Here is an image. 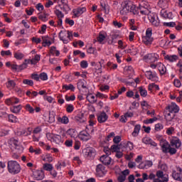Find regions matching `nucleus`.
I'll return each instance as SVG.
<instances>
[{"instance_id": "obj_1", "label": "nucleus", "mask_w": 182, "mask_h": 182, "mask_svg": "<svg viewBox=\"0 0 182 182\" xmlns=\"http://www.w3.org/2000/svg\"><path fill=\"white\" fill-rule=\"evenodd\" d=\"M171 144H168V142L164 139H161L160 141V146L162 149V151L164 153H168V149H170V146L176 147V149H179V147H181V141L177 137H173L172 139H171Z\"/></svg>"}, {"instance_id": "obj_2", "label": "nucleus", "mask_w": 182, "mask_h": 182, "mask_svg": "<svg viewBox=\"0 0 182 182\" xmlns=\"http://www.w3.org/2000/svg\"><path fill=\"white\" fill-rule=\"evenodd\" d=\"M129 12H132L134 15H139L136 6L129 0H127L122 3V9L120 11V14L121 15H127Z\"/></svg>"}, {"instance_id": "obj_3", "label": "nucleus", "mask_w": 182, "mask_h": 182, "mask_svg": "<svg viewBox=\"0 0 182 182\" xmlns=\"http://www.w3.org/2000/svg\"><path fill=\"white\" fill-rule=\"evenodd\" d=\"M8 170L11 174H18L21 171V165L15 161L8 162Z\"/></svg>"}, {"instance_id": "obj_4", "label": "nucleus", "mask_w": 182, "mask_h": 182, "mask_svg": "<svg viewBox=\"0 0 182 182\" xmlns=\"http://www.w3.org/2000/svg\"><path fill=\"white\" fill-rule=\"evenodd\" d=\"M136 9L138 14L140 12L141 15H149L150 14V10H149V3H147V1H141L139 4V7Z\"/></svg>"}, {"instance_id": "obj_5", "label": "nucleus", "mask_w": 182, "mask_h": 182, "mask_svg": "<svg viewBox=\"0 0 182 182\" xmlns=\"http://www.w3.org/2000/svg\"><path fill=\"white\" fill-rule=\"evenodd\" d=\"M152 32L153 29L151 28L146 29V36L142 38V42L145 45H151V43L153 42V37H151V35H153Z\"/></svg>"}, {"instance_id": "obj_6", "label": "nucleus", "mask_w": 182, "mask_h": 182, "mask_svg": "<svg viewBox=\"0 0 182 182\" xmlns=\"http://www.w3.org/2000/svg\"><path fill=\"white\" fill-rule=\"evenodd\" d=\"M46 136L47 139L50 140V141L55 143V144H60V143L63 142L62 141V136H60V135L48 133Z\"/></svg>"}, {"instance_id": "obj_7", "label": "nucleus", "mask_w": 182, "mask_h": 182, "mask_svg": "<svg viewBox=\"0 0 182 182\" xmlns=\"http://www.w3.org/2000/svg\"><path fill=\"white\" fill-rule=\"evenodd\" d=\"M159 58L157 53H149L144 56V60L148 63H154V62L159 60Z\"/></svg>"}, {"instance_id": "obj_8", "label": "nucleus", "mask_w": 182, "mask_h": 182, "mask_svg": "<svg viewBox=\"0 0 182 182\" xmlns=\"http://www.w3.org/2000/svg\"><path fill=\"white\" fill-rule=\"evenodd\" d=\"M156 179L154 180V182H167L168 181V178L164 176V173L163 171H157L156 173Z\"/></svg>"}, {"instance_id": "obj_9", "label": "nucleus", "mask_w": 182, "mask_h": 182, "mask_svg": "<svg viewBox=\"0 0 182 182\" xmlns=\"http://www.w3.org/2000/svg\"><path fill=\"white\" fill-rule=\"evenodd\" d=\"M172 176L176 181H182V168L180 166L176 167V171H173Z\"/></svg>"}, {"instance_id": "obj_10", "label": "nucleus", "mask_w": 182, "mask_h": 182, "mask_svg": "<svg viewBox=\"0 0 182 182\" xmlns=\"http://www.w3.org/2000/svg\"><path fill=\"white\" fill-rule=\"evenodd\" d=\"M68 36V38H70L72 36V33H70L69 31L67 32H63L60 31L59 33V38L60 41H63V43H68V39H66L65 36Z\"/></svg>"}, {"instance_id": "obj_11", "label": "nucleus", "mask_w": 182, "mask_h": 182, "mask_svg": "<svg viewBox=\"0 0 182 182\" xmlns=\"http://www.w3.org/2000/svg\"><path fill=\"white\" fill-rule=\"evenodd\" d=\"M166 110H169V112H171L172 113H178L180 109L178 108V106L174 102H172L170 105H168L166 107Z\"/></svg>"}, {"instance_id": "obj_12", "label": "nucleus", "mask_w": 182, "mask_h": 182, "mask_svg": "<svg viewBox=\"0 0 182 182\" xmlns=\"http://www.w3.org/2000/svg\"><path fill=\"white\" fill-rule=\"evenodd\" d=\"M109 119V116L107 114L103 111L100 114L97 115V121L100 123H105Z\"/></svg>"}, {"instance_id": "obj_13", "label": "nucleus", "mask_w": 182, "mask_h": 182, "mask_svg": "<svg viewBox=\"0 0 182 182\" xmlns=\"http://www.w3.org/2000/svg\"><path fill=\"white\" fill-rule=\"evenodd\" d=\"M79 139L82 140V141H87V140H90L92 139V136L86 132H81L79 134Z\"/></svg>"}, {"instance_id": "obj_14", "label": "nucleus", "mask_w": 182, "mask_h": 182, "mask_svg": "<svg viewBox=\"0 0 182 182\" xmlns=\"http://www.w3.org/2000/svg\"><path fill=\"white\" fill-rule=\"evenodd\" d=\"M100 161H102V164H105V166H109L112 163V158H110L109 155H103L100 157Z\"/></svg>"}, {"instance_id": "obj_15", "label": "nucleus", "mask_w": 182, "mask_h": 182, "mask_svg": "<svg viewBox=\"0 0 182 182\" xmlns=\"http://www.w3.org/2000/svg\"><path fill=\"white\" fill-rule=\"evenodd\" d=\"M33 175L36 180H43L45 178V173L42 171H35Z\"/></svg>"}, {"instance_id": "obj_16", "label": "nucleus", "mask_w": 182, "mask_h": 182, "mask_svg": "<svg viewBox=\"0 0 182 182\" xmlns=\"http://www.w3.org/2000/svg\"><path fill=\"white\" fill-rule=\"evenodd\" d=\"M96 171L100 176H105V174L107 173V171H106V168L102 164H98L97 166Z\"/></svg>"}, {"instance_id": "obj_17", "label": "nucleus", "mask_w": 182, "mask_h": 182, "mask_svg": "<svg viewBox=\"0 0 182 182\" xmlns=\"http://www.w3.org/2000/svg\"><path fill=\"white\" fill-rule=\"evenodd\" d=\"M148 19L149 21L151 22V23L154 26H159L160 25V22H159L157 20H156V16H154V14H148Z\"/></svg>"}, {"instance_id": "obj_18", "label": "nucleus", "mask_w": 182, "mask_h": 182, "mask_svg": "<svg viewBox=\"0 0 182 182\" xmlns=\"http://www.w3.org/2000/svg\"><path fill=\"white\" fill-rule=\"evenodd\" d=\"M148 19L149 21L151 22V23L154 26H159L160 25V22H159L157 20H156V16H154V14H148Z\"/></svg>"}, {"instance_id": "obj_19", "label": "nucleus", "mask_w": 182, "mask_h": 182, "mask_svg": "<svg viewBox=\"0 0 182 182\" xmlns=\"http://www.w3.org/2000/svg\"><path fill=\"white\" fill-rule=\"evenodd\" d=\"M75 120L77 123H85L86 122V117H85V114L80 113L77 116L75 117Z\"/></svg>"}, {"instance_id": "obj_20", "label": "nucleus", "mask_w": 182, "mask_h": 182, "mask_svg": "<svg viewBox=\"0 0 182 182\" xmlns=\"http://www.w3.org/2000/svg\"><path fill=\"white\" fill-rule=\"evenodd\" d=\"M43 43L42 45L44 46V48H46V46H50L52 45V42L50 41V38L49 36H46L42 37Z\"/></svg>"}, {"instance_id": "obj_21", "label": "nucleus", "mask_w": 182, "mask_h": 182, "mask_svg": "<svg viewBox=\"0 0 182 182\" xmlns=\"http://www.w3.org/2000/svg\"><path fill=\"white\" fill-rule=\"evenodd\" d=\"M10 143L11 144V146L13 147H14V149H16V150H21L22 149V147L19 145V142L18 141V140L12 138L10 140Z\"/></svg>"}, {"instance_id": "obj_22", "label": "nucleus", "mask_w": 182, "mask_h": 182, "mask_svg": "<svg viewBox=\"0 0 182 182\" xmlns=\"http://www.w3.org/2000/svg\"><path fill=\"white\" fill-rule=\"evenodd\" d=\"M158 70H159V73L161 75H166V72H167V69L166 68V66H164V64L161 63H159L157 64Z\"/></svg>"}, {"instance_id": "obj_23", "label": "nucleus", "mask_w": 182, "mask_h": 182, "mask_svg": "<svg viewBox=\"0 0 182 182\" xmlns=\"http://www.w3.org/2000/svg\"><path fill=\"white\" fill-rule=\"evenodd\" d=\"M83 12H86V8L85 7H80L77 9L73 10V14L75 16H80Z\"/></svg>"}, {"instance_id": "obj_24", "label": "nucleus", "mask_w": 182, "mask_h": 182, "mask_svg": "<svg viewBox=\"0 0 182 182\" xmlns=\"http://www.w3.org/2000/svg\"><path fill=\"white\" fill-rule=\"evenodd\" d=\"M86 80H80L77 83V89H79V90H81V89H87V87H86Z\"/></svg>"}, {"instance_id": "obj_25", "label": "nucleus", "mask_w": 182, "mask_h": 182, "mask_svg": "<svg viewBox=\"0 0 182 182\" xmlns=\"http://www.w3.org/2000/svg\"><path fill=\"white\" fill-rule=\"evenodd\" d=\"M32 134V129L28 127V132L26 130L18 131L16 132L17 136H31Z\"/></svg>"}, {"instance_id": "obj_26", "label": "nucleus", "mask_w": 182, "mask_h": 182, "mask_svg": "<svg viewBox=\"0 0 182 182\" xmlns=\"http://www.w3.org/2000/svg\"><path fill=\"white\" fill-rule=\"evenodd\" d=\"M86 99L89 102L92 104L96 103V102H97V97L92 94H89L88 95H87Z\"/></svg>"}, {"instance_id": "obj_27", "label": "nucleus", "mask_w": 182, "mask_h": 182, "mask_svg": "<svg viewBox=\"0 0 182 182\" xmlns=\"http://www.w3.org/2000/svg\"><path fill=\"white\" fill-rule=\"evenodd\" d=\"M174 117H176V114L174 112H169L165 114V119L166 122H171Z\"/></svg>"}, {"instance_id": "obj_28", "label": "nucleus", "mask_w": 182, "mask_h": 182, "mask_svg": "<svg viewBox=\"0 0 182 182\" xmlns=\"http://www.w3.org/2000/svg\"><path fill=\"white\" fill-rule=\"evenodd\" d=\"M50 55H53V56L55 55V56H59L60 55V52L56 50L55 46H51L50 49L49 56H50Z\"/></svg>"}, {"instance_id": "obj_29", "label": "nucleus", "mask_w": 182, "mask_h": 182, "mask_svg": "<svg viewBox=\"0 0 182 182\" xmlns=\"http://www.w3.org/2000/svg\"><path fill=\"white\" fill-rule=\"evenodd\" d=\"M57 120L58 123H62L63 124H68L69 123V118L66 116H63V117H58Z\"/></svg>"}, {"instance_id": "obj_30", "label": "nucleus", "mask_w": 182, "mask_h": 182, "mask_svg": "<svg viewBox=\"0 0 182 182\" xmlns=\"http://www.w3.org/2000/svg\"><path fill=\"white\" fill-rule=\"evenodd\" d=\"M161 15L165 19H171V13H168L165 9L161 11Z\"/></svg>"}, {"instance_id": "obj_31", "label": "nucleus", "mask_w": 182, "mask_h": 182, "mask_svg": "<svg viewBox=\"0 0 182 182\" xmlns=\"http://www.w3.org/2000/svg\"><path fill=\"white\" fill-rule=\"evenodd\" d=\"M140 129H141V126H140V124H136L135 126L134 132H132L133 137H137V136H139V133L140 132Z\"/></svg>"}, {"instance_id": "obj_32", "label": "nucleus", "mask_w": 182, "mask_h": 182, "mask_svg": "<svg viewBox=\"0 0 182 182\" xmlns=\"http://www.w3.org/2000/svg\"><path fill=\"white\" fill-rule=\"evenodd\" d=\"M29 60H25L24 63L21 65H18V71L23 70V69H26L28 68V65H29Z\"/></svg>"}, {"instance_id": "obj_33", "label": "nucleus", "mask_w": 182, "mask_h": 182, "mask_svg": "<svg viewBox=\"0 0 182 182\" xmlns=\"http://www.w3.org/2000/svg\"><path fill=\"white\" fill-rule=\"evenodd\" d=\"M30 153H34L35 154H42V150L40 148L33 149V146H30L29 148Z\"/></svg>"}, {"instance_id": "obj_34", "label": "nucleus", "mask_w": 182, "mask_h": 182, "mask_svg": "<svg viewBox=\"0 0 182 182\" xmlns=\"http://www.w3.org/2000/svg\"><path fill=\"white\" fill-rule=\"evenodd\" d=\"M165 59L168 60L169 62H176L177 59H178V56L173 55H166L165 56Z\"/></svg>"}, {"instance_id": "obj_35", "label": "nucleus", "mask_w": 182, "mask_h": 182, "mask_svg": "<svg viewBox=\"0 0 182 182\" xmlns=\"http://www.w3.org/2000/svg\"><path fill=\"white\" fill-rule=\"evenodd\" d=\"M43 168L46 171H52L53 170V166L50 164H44Z\"/></svg>"}, {"instance_id": "obj_36", "label": "nucleus", "mask_w": 182, "mask_h": 182, "mask_svg": "<svg viewBox=\"0 0 182 182\" xmlns=\"http://www.w3.org/2000/svg\"><path fill=\"white\" fill-rule=\"evenodd\" d=\"M16 86V83H15V81L10 80L6 82V87L8 89H14Z\"/></svg>"}, {"instance_id": "obj_37", "label": "nucleus", "mask_w": 182, "mask_h": 182, "mask_svg": "<svg viewBox=\"0 0 182 182\" xmlns=\"http://www.w3.org/2000/svg\"><path fill=\"white\" fill-rule=\"evenodd\" d=\"M67 134L72 138H75V136H77V132L73 129H68Z\"/></svg>"}, {"instance_id": "obj_38", "label": "nucleus", "mask_w": 182, "mask_h": 182, "mask_svg": "<svg viewBox=\"0 0 182 182\" xmlns=\"http://www.w3.org/2000/svg\"><path fill=\"white\" fill-rule=\"evenodd\" d=\"M158 4L159 5L160 8H161L162 9H166V8H167L168 6V5L167 4V1H164V0H159Z\"/></svg>"}, {"instance_id": "obj_39", "label": "nucleus", "mask_w": 182, "mask_h": 182, "mask_svg": "<svg viewBox=\"0 0 182 182\" xmlns=\"http://www.w3.org/2000/svg\"><path fill=\"white\" fill-rule=\"evenodd\" d=\"M145 75L146 76L147 79H149V80H154V77H156V75H153L151 71H146L145 73Z\"/></svg>"}, {"instance_id": "obj_40", "label": "nucleus", "mask_w": 182, "mask_h": 182, "mask_svg": "<svg viewBox=\"0 0 182 182\" xmlns=\"http://www.w3.org/2000/svg\"><path fill=\"white\" fill-rule=\"evenodd\" d=\"M139 90L142 97H146V96H147V90H146V89H144L143 87H139Z\"/></svg>"}, {"instance_id": "obj_41", "label": "nucleus", "mask_w": 182, "mask_h": 182, "mask_svg": "<svg viewBox=\"0 0 182 182\" xmlns=\"http://www.w3.org/2000/svg\"><path fill=\"white\" fill-rule=\"evenodd\" d=\"M85 156H87V157H93L95 156V151L92 149H87Z\"/></svg>"}, {"instance_id": "obj_42", "label": "nucleus", "mask_w": 182, "mask_h": 182, "mask_svg": "<svg viewBox=\"0 0 182 182\" xmlns=\"http://www.w3.org/2000/svg\"><path fill=\"white\" fill-rule=\"evenodd\" d=\"M21 109H22V106L18 105V106H14L13 108L11 109V110L13 113H19Z\"/></svg>"}, {"instance_id": "obj_43", "label": "nucleus", "mask_w": 182, "mask_h": 182, "mask_svg": "<svg viewBox=\"0 0 182 182\" xmlns=\"http://www.w3.org/2000/svg\"><path fill=\"white\" fill-rule=\"evenodd\" d=\"M26 112H28V113H35V109L31 106V105L27 104L25 107Z\"/></svg>"}, {"instance_id": "obj_44", "label": "nucleus", "mask_w": 182, "mask_h": 182, "mask_svg": "<svg viewBox=\"0 0 182 182\" xmlns=\"http://www.w3.org/2000/svg\"><path fill=\"white\" fill-rule=\"evenodd\" d=\"M43 161H48V163H52L53 161V158L50 156V154H46L43 158Z\"/></svg>"}, {"instance_id": "obj_45", "label": "nucleus", "mask_w": 182, "mask_h": 182, "mask_svg": "<svg viewBox=\"0 0 182 182\" xmlns=\"http://www.w3.org/2000/svg\"><path fill=\"white\" fill-rule=\"evenodd\" d=\"M23 56L24 55L22 53H14V58L18 60L23 59Z\"/></svg>"}, {"instance_id": "obj_46", "label": "nucleus", "mask_w": 182, "mask_h": 182, "mask_svg": "<svg viewBox=\"0 0 182 182\" xmlns=\"http://www.w3.org/2000/svg\"><path fill=\"white\" fill-rule=\"evenodd\" d=\"M65 166H66V163H65V161H58L55 167L57 170H60L62 167H65Z\"/></svg>"}, {"instance_id": "obj_47", "label": "nucleus", "mask_w": 182, "mask_h": 182, "mask_svg": "<svg viewBox=\"0 0 182 182\" xmlns=\"http://www.w3.org/2000/svg\"><path fill=\"white\" fill-rule=\"evenodd\" d=\"M48 16L49 15H48L46 14H39L38 18L41 19V21H43V22H46V21H48L47 16Z\"/></svg>"}, {"instance_id": "obj_48", "label": "nucleus", "mask_w": 182, "mask_h": 182, "mask_svg": "<svg viewBox=\"0 0 182 182\" xmlns=\"http://www.w3.org/2000/svg\"><path fill=\"white\" fill-rule=\"evenodd\" d=\"M9 122H11V123H16V122H18V119L14 114H9Z\"/></svg>"}, {"instance_id": "obj_49", "label": "nucleus", "mask_w": 182, "mask_h": 182, "mask_svg": "<svg viewBox=\"0 0 182 182\" xmlns=\"http://www.w3.org/2000/svg\"><path fill=\"white\" fill-rule=\"evenodd\" d=\"M105 39H106V36L103 35L102 33H100L99 36L97 38V42L102 43V42H103Z\"/></svg>"}, {"instance_id": "obj_50", "label": "nucleus", "mask_w": 182, "mask_h": 182, "mask_svg": "<svg viewBox=\"0 0 182 182\" xmlns=\"http://www.w3.org/2000/svg\"><path fill=\"white\" fill-rule=\"evenodd\" d=\"M120 151V147L119 146V145H112L111 146V151H112L113 153H117V151Z\"/></svg>"}, {"instance_id": "obj_51", "label": "nucleus", "mask_w": 182, "mask_h": 182, "mask_svg": "<svg viewBox=\"0 0 182 182\" xmlns=\"http://www.w3.org/2000/svg\"><path fill=\"white\" fill-rule=\"evenodd\" d=\"M159 168H160V170H162V171H167L168 167L167 166V165L166 164L160 163L159 165Z\"/></svg>"}, {"instance_id": "obj_52", "label": "nucleus", "mask_w": 182, "mask_h": 182, "mask_svg": "<svg viewBox=\"0 0 182 182\" xmlns=\"http://www.w3.org/2000/svg\"><path fill=\"white\" fill-rule=\"evenodd\" d=\"M63 89H65V90H75V87L73 85L70 84L69 85H63Z\"/></svg>"}, {"instance_id": "obj_53", "label": "nucleus", "mask_w": 182, "mask_h": 182, "mask_svg": "<svg viewBox=\"0 0 182 182\" xmlns=\"http://www.w3.org/2000/svg\"><path fill=\"white\" fill-rule=\"evenodd\" d=\"M157 121V117L151 118L149 119H146L144 121V123H146V124H149L150 123H154V122Z\"/></svg>"}, {"instance_id": "obj_54", "label": "nucleus", "mask_w": 182, "mask_h": 182, "mask_svg": "<svg viewBox=\"0 0 182 182\" xmlns=\"http://www.w3.org/2000/svg\"><path fill=\"white\" fill-rule=\"evenodd\" d=\"M39 77L41 80H48V74L46 73H41L39 75Z\"/></svg>"}, {"instance_id": "obj_55", "label": "nucleus", "mask_w": 182, "mask_h": 182, "mask_svg": "<svg viewBox=\"0 0 182 182\" xmlns=\"http://www.w3.org/2000/svg\"><path fill=\"white\" fill-rule=\"evenodd\" d=\"M55 14L58 16V19L62 18L65 16V15H63V13H62V11L59 10H55Z\"/></svg>"}, {"instance_id": "obj_56", "label": "nucleus", "mask_w": 182, "mask_h": 182, "mask_svg": "<svg viewBox=\"0 0 182 182\" xmlns=\"http://www.w3.org/2000/svg\"><path fill=\"white\" fill-rule=\"evenodd\" d=\"M23 83L24 85H28V86H33V81L31 80H23Z\"/></svg>"}, {"instance_id": "obj_57", "label": "nucleus", "mask_w": 182, "mask_h": 182, "mask_svg": "<svg viewBox=\"0 0 182 182\" xmlns=\"http://www.w3.org/2000/svg\"><path fill=\"white\" fill-rule=\"evenodd\" d=\"M163 124L159 123L155 124V130L156 132H160V130H163Z\"/></svg>"}, {"instance_id": "obj_58", "label": "nucleus", "mask_w": 182, "mask_h": 182, "mask_svg": "<svg viewBox=\"0 0 182 182\" xmlns=\"http://www.w3.org/2000/svg\"><path fill=\"white\" fill-rule=\"evenodd\" d=\"M113 141L115 143V144H119V143L122 141V137H120V136H116L114 137Z\"/></svg>"}, {"instance_id": "obj_59", "label": "nucleus", "mask_w": 182, "mask_h": 182, "mask_svg": "<svg viewBox=\"0 0 182 182\" xmlns=\"http://www.w3.org/2000/svg\"><path fill=\"white\" fill-rule=\"evenodd\" d=\"M168 153L171 154H176L177 153V149H176L175 148L171 147V146L169 147V149H168Z\"/></svg>"}, {"instance_id": "obj_60", "label": "nucleus", "mask_w": 182, "mask_h": 182, "mask_svg": "<svg viewBox=\"0 0 182 182\" xmlns=\"http://www.w3.org/2000/svg\"><path fill=\"white\" fill-rule=\"evenodd\" d=\"M144 163H145V168L146 169L150 168V167H151V166H153V162L151 161H144Z\"/></svg>"}, {"instance_id": "obj_61", "label": "nucleus", "mask_w": 182, "mask_h": 182, "mask_svg": "<svg viewBox=\"0 0 182 182\" xmlns=\"http://www.w3.org/2000/svg\"><path fill=\"white\" fill-rule=\"evenodd\" d=\"M142 142H144V144H150V143H151V139L149 137H144L142 139Z\"/></svg>"}, {"instance_id": "obj_62", "label": "nucleus", "mask_w": 182, "mask_h": 182, "mask_svg": "<svg viewBox=\"0 0 182 182\" xmlns=\"http://www.w3.org/2000/svg\"><path fill=\"white\" fill-rule=\"evenodd\" d=\"M74 109L75 108L73 107V105H67L66 110H67L68 113H72V112H73Z\"/></svg>"}, {"instance_id": "obj_63", "label": "nucleus", "mask_w": 182, "mask_h": 182, "mask_svg": "<svg viewBox=\"0 0 182 182\" xmlns=\"http://www.w3.org/2000/svg\"><path fill=\"white\" fill-rule=\"evenodd\" d=\"M119 182H124L126 181V176L124 175H119L117 178Z\"/></svg>"}, {"instance_id": "obj_64", "label": "nucleus", "mask_w": 182, "mask_h": 182, "mask_svg": "<svg viewBox=\"0 0 182 182\" xmlns=\"http://www.w3.org/2000/svg\"><path fill=\"white\" fill-rule=\"evenodd\" d=\"M80 66L81 68H82V69H86V68H87L88 66L87 61L86 60L81 61Z\"/></svg>"}]
</instances>
